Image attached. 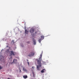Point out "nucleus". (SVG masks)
<instances>
[{
    "instance_id": "5701e85b",
    "label": "nucleus",
    "mask_w": 79,
    "mask_h": 79,
    "mask_svg": "<svg viewBox=\"0 0 79 79\" xmlns=\"http://www.w3.org/2000/svg\"><path fill=\"white\" fill-rule=\"evenodd\" d=\"M10 47H9V49H10Z\"/></svg>"
},
{
    "instance_id": "9b49d317",
    "label": "nucleus",
    "mask_w": 79,
    "mask_h": 79,
    "mask_svg": "<svg viewBox=\"0 0 79 79\" xmlns=\"http://www.w3.org/2000/svg\"><path fill=\"white\" fill-rule=\"evenodd\" d=\"M39 42L40 43H41V39H40L39 40Z\"/></svg>"
},
{
    "instance_id": "7ed1b4c3",
    "label": "nucleus",
    "mask_w": 79,
    "mask_h": 79,
    "mask_svg": "<svg viewBox=\"0 0 79 79\" xmlns=\"http://www.w3.org/2000/svg\"><path fill=\"white\" fill-rule=\"evenodd\" d=\"M10 54L11 56L13 55V56H15V53L13 51H11L10 52Z\"/></svg>"
},
{
    "instance_id": "412c9836",
    "label": "nucleus",
    "mask_w": 79,
    "mask_h": 79,
    "mask_svg": "<svg viewBox=\"0 0 79 79\" xmlns=\"http://www.w3.org/2000/svg\"><path fill=\"white\" fill-rule=\"evenodd\" d=\"M29 61V60H28V59H27V61Z\"/></svg>"
},
{
    "instance_id": "dca6fc26",
    "label": "nucleus",
    "mask_w": 79,
    "mask_h": 79,
    "mask_svg": "<svg viewBox=\"0 0 79 79\" xmlns=\"http://www.w3.org/2000/svg\"><path fill=\"white\" fill-rule=\"evenodd\" d=\"M27 63L28 64V65L29 66L30 65V63H29V62H27Z\"/></svg>"
},
{
    "instance_id": "20e7f679",
    "label": "nucleus",
    "mask_w": 79,
    "mask_h": 79,
    "mask_svg": "<svg viewBox=\"0 0 79 79\" xmlns=\"http://www.w3.org/2000/svg\"><path fill=\"white\" fill-rule=\"evenodd\" d=\"M35 31V30L34 29H33L32 28H31L30 30V32L31 33H32L34 32Z\"/></svg>"
},
{
    "instance_id": "6ab92c4d",
    "label": "nucleus",
    "mask_w": 79,
    "mask_h": 79,
    "mask_svg": "<svg viewBox=\"0 0 79 79\" xmlns=\"http://www.w3.org/2000/svg\"><path fill=\"white\" fill-rule=\"evenodd\" d=\"M9 47L7 45L6 46V47L8 48Z\"/></svg>"
},
{
    "instance_id": "0eeeda50",
    "label": "nucleus",
    "mask_w": 79,
    "mask_h": 79,
    "mask_svg": "<svg viewBox=\"0 0 79 79\" xmlns=\"http://www.w3.org/2000/svg\"><path fill=\"white\" fill-rule=\"evenodd\" d=\"M23 77L25 79H26L28 77L27 76L24 75L23 76Z\"/></svg>"
},
{
    "instance_id": "ddd939ff",
    "label": "nucleus",
    "mask_w": 79,
    "mask_h": 79,
    "mask_svg": "<svg viewBox=\"0 0 79 79\" xmlns=\"http://www.w3.org/2000/svg\"><path fill=\"white\" fill-rule=\"evenodd\" d=\"M41 38L42 39H44V36H41Z\"/></svg>"
},
{
    "instance_id": "f257e3e1",
    "label": "nucleus",
    "mask_w": 79,
    "mask_h": 79,
    "mask_svg": "<svg viewBox=\"0 0 79 79\" xmlns=\"http://www.w3.org/2000/svg\"><path fill=\"white\" fill-rule=\"evenodd\" d=\"M37 61L38 62V63L39 64V66L37 65V70H40V67L41 66V61L38 60H37Z\"/></svg>"
},
{
    "instance_id": "2eb2a0df",
    "label": "nucleus",
    "mask_w": 79,
    "mask_h": 79,
    "mask_svg": "<svg viewBox=\"0 0 79 79\" xmlns=\"http://www.w3.org/2000/svg\"><path fill=\"white\" fill-rule=\"evenodd\" d=\"M32 68L33 69H35V67L34 66H33L32 67Z\"/></svg>"
},
{
    "instance_id": "1a4fd4ad",
    "label": "nucleus",
    "mask_w": 79,
    "mask_h": 79,
    "mask_svg": "<svg viewBox=\"0 0 79 79\" xmlns=\"http://www.w3.org/2000/svg\"><path fill=\"white\" fill-rule=\"evenodd\" d=\"M17 60H16V59H14L13 60V62H14V63H15L16 62H17Z\"/></svg>"
},
{
    "instance_id": "39448f33",
    "label": "nucleus",
    "mask_w": 79,
    "mask_h": 79,
    "mask_svg": "<svg viewBox=\"0 0 79 79\" xmlns=\"http://www.w3.org/2000/svg\"><path fill=\"white\" fill-rule=\"evenodd\" d=\"M33 42L34 45H35L36 44V41L34 39H33Z\"/></svg>"
},
{
    "instance_id": "a211bd4d",
    "label": "nucleus",
    "mask_w": 79,
    "mask_h": 79,
    "mask_svg": "<svg viewBox=\"0 0 79 79\" xmlns=\"http://www.w3.org/2000/svg\"><path fill=\"white\" fill-rule=\"evenodd\" d=\"M42 62L43 63V64H44V62L43 61H42Z\"/></svg>"
},
{
    "instance_id": "4468645a",
    "label": "nucleus",
    "mask_w": 79,
    "mask_h": 79,
    "mask_svg": "<svg viewBox=\"0 0 79 79\" xmlns=\"http://www.w3.org/2000/svg\"><path fill=\"white\" fill-rule=\"evenodd\" d=\"M3 68L2 67H1L0 66V70Z\"/></svg>"
},
{
    "instance_id": "9d476101",
    "label": "nucleus",
    "mask_w": 79,
    "mask_h": 79,
    "mask_svg": "<svg viewBox=\"0 0 79 79\" xmlns=\"http://www.w3.org/2000/svg\"><path fill=\"white\" fill-rule=\"evenodd\" d=\"M6 52H9V49H7L6 51Z\"/></svg>"
},
{
    "instance_id": "aec40b11",
    "label": "nucleus",
    "mask_w": 79,
    "mask_h": 79,
    "mask_svg": "<svg viewBox=\"0 0 79 79\" xmlns=\"http://www.w3.org/2000/svg\"><path fill=\"white\" fill-rule=\"evenodd\" d=\"M20 72H21V70L20 69V71H19Z\"/></svg>"
},
{
    "instance_id": "f3484780",
    "label": "nucleus",
    "mask_w": 79,
    "mask_h": 79,
    "mask_svg": "<svg viewBox=\"0 0 79 79\" xmlns=\"http://www.w3.org/2000/svg\"><path fill=\"white\" fill-rule=\"evenodd\" d=\"M23 70L24 71L26 70V69H25L24 68H23Z\"/></svg>"
},
{
    "instance_id": "423d86ee",
    "label": "nucleus",
    "mask_w": 79,
    "mask_h": 79,
    "mask_svg": "<svg viewBox=\"0 0 79 79\" xmlns=\"http://www.w3.org/2000/svg\"><path fill=\"white\" fill-rule=\"evenodd\" d=\"M28 31L26 29H25V33L26 34H28Z\"/></svg>"
},
{
    "instance_id": "6e6552de",
    "label": "nucleus",
    "mask_w": 79,
    "mask_h": 79,
    "mask_svg": "<svg viewBox=\"0 0 79 79\" xmlns=\"http://www.w3.org/2000/svg\"><path fill=\"white\" fill-rule=\"evenodd\" d=\"M45 71V69H43L42 70H41V72L42 73H44V71Z\"/></svg>"
},
{
    "instance_id": "4be33fe9",
    "label": "nucleus",
    "mask_w": 79,
    "mask_h": 79,
    "mask_svg": "<svg viewBox=\"0 0 79 79\" xmlns=\"http://www.w3.org/2000/svg\"><path fill=\"white\" fill-rule=\"evenodd\" d=\"M7 79H10V78H8Z\"/></svg>"
},
{
    "instance_id": "f03ea898",
    "label": "nucleus",
    "mask_w": 79,
    "mask_h": 79,
    "mask_svg": "<svg viewBox=\"0 0 79 79\" xmlns=\"http://www.w3.org/2000/svg\"><path fill=\"white\" fill-rule=\"evenodd\" d=\"M30 53L31 54H29V55H28V56L29 57H32V56H34L35 55V52L34 51H32Z\"/></svg>"
},
{
    "instance_id": "f8f14e48",
    "label": "nucleus",
    "mask_w": 79,
    "mask_h": 79,
    "mask_svg": "<svg viewBox=\"0 0 79 79\" xmlns=\"http://www.w3.org/2000/svg\"><path fill=\"white\" fill-rule=\"evenodd\" d=\"M32 73L33 75V77L35 76V74H34V73L33 72H32Z\"/></svg>"
}]
</instances>
